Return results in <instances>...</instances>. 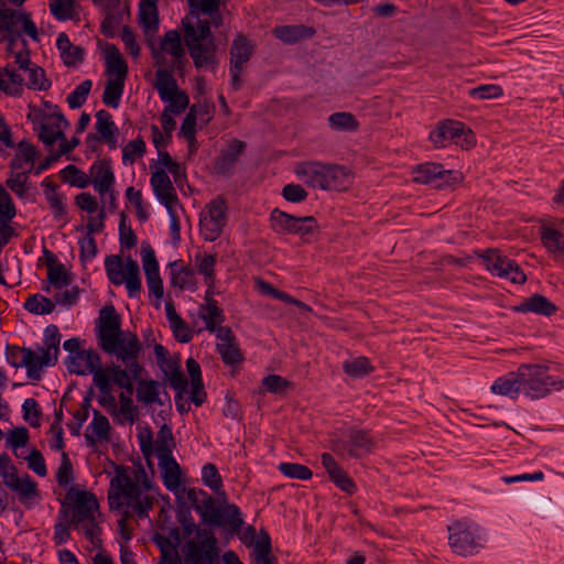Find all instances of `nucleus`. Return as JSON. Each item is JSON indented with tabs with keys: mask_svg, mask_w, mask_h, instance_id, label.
Masks as SVG:
<instances>
[{
	"mask_svg": "<svg viewBox=\"0 0 564 564\" xmlns=\"http://www.w3.org/2000/svg\"><path fill=\"white\" fill-rule=\"evenodd\" d=\"M102 371L106 372L109 384L113 382L116 386L127 391L128 394H133V381L138 380V378L132 377V371L129 367L122 369L120 366H112L102 368Z\"/></svg>",
	"mask_w": 564,
	"mask_h": 564,
	"instance_id": "nucleus-35",
	"label": "nucleus"
},
{
	"mask_svg": "<svg viewBox=\"0 0 564 564\" xmlns=\"http://www.w3.org/2000/svg\"><path fill=\"white\" fill-rule=\"evenodd\" d=\"M344 372L352 378H362L373 371V367L367 357L350 358L343 364Z\"/></svg>",
	"mask_w": 564,
	"mask_h": 564,
	"instance_id": "nucleus-43",
	"label": "nucleus"
},
{
	"mask_svg": "<svg viewBox=\"0 0 564 564\" xmlns=\"http://www.w3.org/2000/svg\"><path fill=\"white\" fill-rule=\"evenodd\" d=\"M98 346L105 352L115 356L124 367H129L132 371V377L139 378L143 368L138 360L141 344L135 334L122 332L119 335L112 336L110 344L101 341Z\"/></svg>",
	"mask_w": 564,
	"mask_h": 564,
	"instance_id": "nucleus-7",
	"label": "nucleus"
},
{
	"mask_svg": "<svg viewBox=\"0 0 564 564\" xmlns=\"http://www.w3.org/2000/svg\"><path fill=\"white\" fill-rule=\"evenodd\" d=\"M22 417L28 423H39L42 411L36 400L29 398L22 404Z\"/></svg>",
	"mask_w": 564,
	"mask_h": 564,
	"instance_id": "nucleus-64",
	"label": "nucleus"
},
{
	"mask_svg": "<svg viewBox=\"0 0 564 564\" xmlns=\"http://www.w3.org/2000/svg\"><path fill=\"white\" fill-rule=\"evenodd\" d=\"M158 459L164 486L175 494L177 498H181V495L185 494L187 490L181 482L180 465L173 456Z\"/></svg>",
	"mask_w": 564,
	"mask_h": 564,
	"instance_id": "nucleus-20",
	"label": "nucleus"
},
{
	"mask_svg": "<svg viewBox=\"0 0 564 564\" xmlns=\"http://www.w3.org/2000/svg\"><path fill=\"white\" fill-rule=\"evenodd\" d=\"M24 308L30 313L44 315L54 311L55 303L41 294H34L28 297L24 303Z\"/></svg>",
	"mask_w": 564,
	"mask_h": 564,
	"instance_id": "nucleus-48",
	"label": "nucleus"
},
{
	"mask_svg": "<svg viewBox=\"0 0 564 564\" xmlns=\"http://www.w3.org/2000/svg\"><path fill=\"white\" fill-rule=\"evenodd\" d=\"M202 214L199 220L200 234L207 241L216 240L227 223V204L221 197L213 199Z\"/></svg>",
	"mask_w": 564,
	"mask_h": 564,
	"instance_id": "nucleus-14",
	"label": "nucleus"
},
{
	"mask_svg": "<svg viewBox=\"0 0 564 564\" xmlns=\"http://www.w3.org/2000/svg\"><path fill=\"white\" fill-rule=\"evenodd\" d=\"M328 124L336 131H355L358 122L350 112H335L328 117Z\"/></svg>",
	"mask_w": 564,
	"mask_h": 564,
	"instance_id": "nucleus-49",
	"label": "nucleus"
},
{
	"mask_svg": "<svg viewBox=\"0 0 564 564\" xmlns=\"http://www.w3.org/2000/svg\"><path fill=\"white\" fill-rule=\"evenodd\" d=\"M56 45L66 66H75L83 61L84 50L73 45L65 33L58 35Z\"/></svg>",
	"mask_w": 564,
	"mask_h": 564,
	"instance_id": "nucleus-36",
	"label": "nucleus"
},
{
	"mask_svg": "<svg viewBox=\"0 0 564 564\" xmlns=\"http://www.w3.org/2000/svg\"><path fill=\"white\" fill-rule=\"evenodd\" d=\"M521 390V380L517 373H510L508 377L498 378L491 386V391L501 395L513 398Z\"/></svg>",
	"mask_w": 564,
	"mask_h": 564,
	"instance_id": "nucleus-42",
	"label": "nucleus"
},
{
	"mask_svg": "<svg viewBox=\"0 0 564 564\" xmlns=\"http://www.w3.org/2000/svg\"><path fill=\"white\" fill-rule=\"evenodd\" d=\"M172 267V284L175 288L188 289L194 285V271L187 267H183L180 270H175L176 262L171 264Z\"/></svg>",
	"mask_w": 564,
	"mask_h": 564,
	"instance_id": "nucleus-53",
	"label": "nucleus"
},
{
	"mask_svg": "<svg viewBox=\"0 0 564 564\" xmlns=\"http://www.w3.org/2000/svg\"><path fill=\"white\" fill-rule=\"evenodd\" d=\"M183 531L185 535L194 534L187 541V560L192 564H220L217 539L212 531L196 525L192 518L184 520Z\"/></svg>",
	"mask_w": 564,
	"mask_h": 564,
	"instance_id": "nucleus-5",
	"label": "nucleus"
},
{
	"mask_svg": "<svg viewBox=\"0 0 564 564\" xmlns=\"http://www.w3.org/2000/svg\"><path fill=\"white\" fill-rule=\"evenodd\" d=\"M186 368L192 378L191 400L198 406L204 402L206 395L200 378V367L196 360L188 358L186 360Z\"/></svg>",
	"mask_w": 564,
	"mask_h": 564,
	"instance_id": "nucleus-40",
	"label": "nucleus"
},
{
	"mask_svg": "<svg viewBox=\"0 0 564 564\" xmlns=\"http://www.w3.org/2000/svg\"><path fill=\"white\" fill-rule=\"evenodd\" d=\"M476 254L482 260L487 271L492 275L517 284H523L527 281V275L519 264L503 256L500 250L487 249L485 251H476Z\"/></svg>",
	"mask_w": 564,
	"mask_h": 564,
	"instance_id": "nucleus-10",
	"label": "nucleus"
},
{
	"mask_svg": "<svg viewBox=\"0 0 564 564\" xmlns=\"http://www.w3.org/2000/svg\"><path fill=\"white\" fill-rule=\"evenodd\" d=\"M163 101L167 102V106L165 107L164 110L173 112L175 115L183 112L189 104L188 96L182 90H178L177 93L173 94L169 100Z\"/></svg>",
	"mask_w": 564,
	"mask_h": 564,
	"instance_id": "nucleus-63",
	"label": "nucleus"
},
{
	"mask_svg": "<svg viewBox=\"0 0 564 564\" xmlns=\"http://www.w3.org/2000/svg\"><path fill=\"white\" fill-rule=\"evenodd\" d=\"M186 499L205 523L215 527H229L232 532L241 530L243 520L240 509L236 505L219 506L213 496L196 488L186 491Z\"/></svg>",
	"mask_w": 564,
	"mask_h": 564,
	"instance_id": "nucleus-2",
	"label": "nucleus"
},
{
	"mask_svg": "<svg viewBox=\"0 0 564 564\" xmlns=\"http://www.w3.org/2000/svg\"><path fill=\"white\" fill-rule=\"evenodd\" d=\"M151 186L156 198L165 206V208L178 207L180 200L173 183L164 170H156L151 176Z\"/></svg>",
	"mask_w": 564,
	"mask_h": 564,
	"instance_id": "nucleus-18",
	"label": "nucleus"
},
{
	"mask_svg": "<svg viewBox=\"0 0 564 564\" xmlns=\"http://www.w3.org/2000/svg\"><path fill=\"white\" fill-rule=\"evenodd\" d=\"M196 263L198 268V272L206 278V283L209 285L208 290H212V282L214 280V267L216 259L213 254H197Z\"/></svg>",
	"mask_w": 564,
	"mask_h": 564,
	"instance_id": "nucleus-58",
	"label": "nucleus"
},
{
	"mask_svg": "<svg viewBox=\"0 0 564 564\" xmlns=\"http://www.w3.org/2000/svg\"><path fill=\"white\" fill-rule=\"evenodd\" d=\"M373 441L370 435L359 429H351L347 440L338 441L335 451L347 453L351 457L359 458L372 451Z\"/></svg>",
	"mask_w": 564,
	"mask_h": 564,
	"instance_id": "nucleus-16",
	"label": "nucleus"
},
{
	"mask_svg": "<svg viewBox=\"0 0 564 564\" xmlns=\"http://www.w3.org/2000/svg\"><path fill=\"white\" fill-rule=\"evenodd\" d=\"M106 74L115 76L112 79H121L123 82L128 75V65L115 45L106 48Z\"/></svg>",
	"mask_w": 564,
	"mask_h": 564,
	"instance_id": "nucleus-33",
	"label": "nucleus"
},
{
	"mask_svg": "<svg viewBox=\"0 0 564 564\" xmlns=\"http://www.w3.org/2000/svg\"><path fill=\"white\" fill-rule=\"evenodd\" d=\"M154 88L158 90L161 100H169L173 94L180 90L175 78L165 68L156 70Z\"/></svg>",
	"mask_w": 564,
	"mask_h": 564,
	"instance_id": "nucleus-39",
	"label": "nucleus"
},
{
	"mask_svg": "<svg viewBox=\"0 0 564 564\" xmlns=\"http://www.w3.org/2000/svg\"><path fill=\"white\" fill-rule=\"evenodd\" d=\"M413 174L415 183L430 185L437 189L460 184L464 180L460 172L444 170L443 165L436 163L421 164L413 171Z\"/></svg>",
	"mask_w": 564,
	"mask_h": 564,
	"instance_id": "nucleus-11",
	"label": "nucleus"
},
{
	"mask_svg": "<svg viewBox=\"0 0 564 564\" xmlns=\"http://www.w3.org/2000/svg\"><path fill=\"white\" fill-rule=\"evenodd\" d=\"M140 449L145 458L155 455L156 458L172 456L175 442L172 430L169 425H161L155 441L149 426H144L139 431Z\"/></svg>",
	"mask_w": 564,
	"mask_h": 564,
	"instance_id": "nucleus-12",
	"label": "nucleus"
},
{
	"mask_svg": "<svg viewBox=\"0 0 564 564\" xmlns=\"http://www.w3.org/2000/svg\"><path fill=\"white\" fill-rule=\"evenodd\" d=\"M253 54V45L245 35L238 34L230 47L229 65L235 67L247 68V63Z\"/></svg>",
	"mask_w": 564,
	"mask_h": 564,
	"instance_id": "nucleus-27",
	"label": "nucleus"
},
{
	"mask_svg": "<svg viewBox=\"0 0 564 564\" xmlns=\"http://www.w3.org/2000/svg\"><path fill=\"white\" fill-rule=\"evenodd\" d=\"M447 529L449 546L455 553L471 555L481 546V529L475 522L463 519L453 522Z\"/></svg>",
	"mask_w": 564,
	"mask_h": 564,
	"instance_id": "nucleus-9",
	"label": "nucleus"
},
{
	"mask_svg": "<svg viewBox=\"0 0 564 564\" xmlns=\"http://www.w3.org/2000/svg\"><path fill=\"white\" fill-rule=\"evenodd\" d=\"M182 24L184 28V40L194 65L197 68L214 69L218 64L216 58L217 46L212 35L209 21L207 19H197L195 25L189 21V18H184Z\"/></svg>",
	"mask_w": 564,
	"mask_h": 564,
	"instance_id": "nucleus-3",
	"label": "nucleus"
},
{
	"mask_svg": "<svg viewBox=\"0 0 564 564\" xmlns=\"http://www.w3.org/2000/svg\"><path fill=\"white\" fill-rule=\"evenodd\" d=\"M117 486L118 492L116 496L109 495V503L112 508L117 500V507L126 505L139 518L148 516V511L153 507V497L148 494V488L141 486L139 481L134 480L128 474H118L111 480V486Z\"/></svg>",
	"mask_w": 564,
	"mask_h": 564,
	"instance_id": "nucleus-4",
	"label": "nucleus"
},
{
	"mask_svg": "<svg viewBox=\"0 0 564 564\" xmlns=\"http://www.w3.org/2000/svg\"><path fill=\"white\" fill-rule=\"evenodd\" d=\"M321 463L326 469L330 480L343 491L352 495L356 491V485L348 474L337 464L329 453L321 455Z\"/></svg>",
	"mask_w": 564,
	"mask_h": 564,
	"instance_id": "nucleus-22",
	"label": "nucleus"
},
{
	"mask_svg": "<svg viewBox=\"0 0 564 564\" xmlns=\"http://www.w3.org/2000/svg\"><path fill=\"white\" fill-rule=\"evenodd\" d=\"M90 177L95 189L100 195L109 193L115 182L110 163L106 160L97 161L91 165Z\"/></svg>",
	"mask_w": 564,
	"mask_h": 564,
	"instance_id": "nucleus-25",
	"label": "nucleus"
},
{
	"mask_svg": "<svg viewBox=\"0 0 564 564\" xmlns=\"http://www.w3.org/2000/svg\"><path fill=\"white\" fill-rule=\"evenodd\" d=\"M61 177L72 186L85 188L89 184L88 176L75 165H67L61 171Z\"/></svg>",
	"mask_w": 564,
	"mask_h": 564,
	"instance_id": "nucleus-50",
	"label": "nucleus"
},
{
	"mask_svg": "<svg viewBox=\"0 0 564 564\" xmlns=\"http://www.w3.org/2000/svg\"><path fill=\"white\" fill-rule=\"evenodd\" d=\"M271 228L280 235L291 234L292 227L295 224V216L273 209L270 216Z\"/></svg>",
	"mask_w": 564,
	"mask_h": 564,
	"instance_id": "nucleus-47",
	"label": "nucleus"
},
{
	"mask_svg": "<svg viewBox=\"0 0 564 564\" xmlns=\"http://www.w3.org/2000/svg\"><path fill=\"white\" fill-rule=\"evenodd\" d=\"M430 140L436 148H444L448 141H454L462 148H470L475 144L471 130H465L464 123L454 120H442L430 133Z\"/></svg>",
	"mask_w": 564,
	"mask_h": 564,
	"instance_id": "nucleus-13",
	"label": "nucleus"
},
{
	"mask_svg": "<svg viewBox=\"0 0 564 564\" xmlns=\"http://www.w3.org/2000/svg\"><path fill=\"white\" fill-rule=\"evenodd\" d=\"M141 256H142V265H143L145 276L160 273L159 272V263L155 258V252L149 243H144V242L142 243Z\"/></svg>",
	"mask_w": 564,
	"mask_h": 564,
	"instance_id": "nucleus-56",
	"label": "nucleus"
},
{
	"mask_svg": "<svg viewBox=\"0 0 564 564\" xmlns=\"http://www.w3.org/2000/svg\"><path fill=\"white\" fill-rule=\"evenodd\" d=\"M161 50L171 54L176 61L184 56L185 51L182 47L181 35L176 30H170L164 34L161 42Z\"/></svg>",
	"mask_w": 564,
	"mask_h": 564,
	"instance_id": "nucleus-45",
	"label": "nucleus"
},
{
	"mask_svg": "<svg viewBox=\"0 0 564 564\" xmlns=\"http://www.w3.org/2000/svg\"><path fill=\"white\" fill-rule=\"evenodd\" d=\"M68 127L69 122L57 107H55L52 113L43 117L40 126L39 138L44 144L51 147L57 140H64V131Z\"/></svg>",
	"mask_w": 564,
	"mask_h": 564,
	"instance_id": "nucleus-15",
	"label": "nucleus"
},
{
	"mask_svg": "<svg viewBox=\"0 0 564 564\" xmlns=\"http://www.w3.org/2000/svg\"><path fill=\"white\" fill-rule=\"evenodd\" d=\"M202 479L203 482L215 492H217L223 487V480L219 471L217 467L212 463L203 466Z\"/></svg>",
	"mask_w": 564,
	"mask_h": 564,
	"instance_id": "nucleus-57",
	"label": "nucleus"
},
{
	"mask_svg": "<svg viewBox=\"0 0 564 564\" xmlns=\"http://www.w3.org/2000/svg\"><path fill=\"white\" fill-rule=\"evenodd\" d=\"M24 78L13 66L0 67V90L9 96H20L23 90Z\"/></svg>",
	"mask_w": 564,
	"mask_h": 564,
	"instance_id": "nucleus-29",
	"label": "nucleus"
},
{
	"mask_svg": "<svg viewBox=\"0 0 564 564\" xmlns=\"http://www.w3.org/2000/svg\"><path fill=\"white\" fill-rule=\"evenodd\" d=\"M28 180L29 174L26 172H12L6 184L14 194L22 197L26 192L25 184Z\"/></svg>",
	"mask_w": 564,
	"mask_h": 564,
	"instance_id": "nucleus-62",
	"label": "nucleus"
},
{
	"mask_svg": "<svg viewBox=\"0 0 564 564\" xmlns=\"http://www.w3.org/2000/svg\"><path fill=\"white\" fill-rule=\"evenodd\" d=\"M217 350L227 365H235L242 359L241 352L235 343H220L217 345Z\"/></svg>",
	"mask_w": 564,
	"mask_h": 564,
	"instance_id": "nucleus-61",
	"label": "nucleus"
},
{
	"mask_svg": "<svg viewBox=\"0 0 564 564\" xmlns=\"http://www.w3.org/2000/svg\"><path fill=\"white\" fill-rule=\"evenodd\" d=\"M50 10L58 21L74 20L77 18L75 0H52Z\"/></svg>",
	"mask_w": 564,
	"mask_h": 564,
	"instance_id": "nucleus-46",
	"label": "nucleus"
},
{
	"mask_svg": "<svg viewBox=\"0 0 564 564\" xmlns=\"http://www.w3.org/2000/svg\"><path fill=\"white\" fill-rule=\"evenodd\" d=\"M105 268L109 281L113 285L126 284L129 296H134L141 290L139 264L131 257L126 259L123 264L121 257L108 256L105 260Z\"/></svg>",
	"mask_w": 564,
	"mask_h": 564,
	"instance_id": "nucleus-8",
	"label": "nucleus"
},
{
	"mask_svg": "<svg viewBox=\"0 0 564 564\" xmlns=\"http://www.w3.org/2000/svg\"><path fill=\"white\" fill-rule=\"evenodd\" d=\"M7 361L15 367H23V364L28 362V359L31 358V349L30 348H20L17 346H8L6 351Z\"/></svg>",
	"mask_w": 564,
	"mask_h": 564,
	"instance_id": "nucleus-60",
	"label": "nucleus"
},
{
	"mask_svg": "<svg viewBox=\"0 0 564 564\" xmlns=\"http://www.w3.org/2000/svg\"><path fill=\"white\" fill-rule=\"evenodd\" d=\"M91 87H93V82L90 79H86V80L82 82L75 88V90L72 91L67 96V104H68V106L72 109L80 108L85 104Z\"/></svg>",
	"mask_w": 564,
	"mask_h": 564,
	"instance_id": "nucleus-52",
	"label": "nucleus"
},
{
	"mask_svg": "<svg viewBox=\"0 0 564 564\" xmlns=\"http://www.w3.org/2000/svg\"><path fill=\"white\" fill-rule=\"evenodd\" d=\"M36 151L35 148L28 141H21L19 143V151L12 161L11 165L13 169H21L22 161L25 163L33 164Z\"/></svg>",
	"mask_w": 564,
	"mask_h": 564,
	"instance_id": "nucleus-59",
	"label": "nucleus"
},
{
	"mask_svg": "<svg viewBox=\"0 0 564 564\" xmlns=\"http://www.w3.org/2000/svg\"><path fill=\"white\" fill-rule=\"evenodd\" d=\"M96 330L98 344L101 341H107V344H110L112 336L122 333L121 318L116 312L113 305H107L100 310Z\"/></svg>",
	"mask_w": 564,
	"mask_h": 564,
	"instance_id": "nucleus-19",
	"label": "nucleus"
},
{
	"mask_svg": "<svg viewBox=\"0 0 564 564\" xmlns=\"http://www.w3.org/2000/svg\"><path fill=\"white\" fill-rule=\"evenodd\" d=\"M47 280L57 290L70 283V278L63 264H47Z\"/></svg>",
	"mask_w": 564,
	"mask_h": 564,
	"instance_id": "nucleus-51",
	"label": "nucleus"
},
{
	"mask_svg": "<svg viewBox=\"0 0 564 564\" xmlns=\"http://www.w3.org/2000/svg\"><path fill=\"white\" fill-rule=\"evenodd\" d=\"M246 143L239 140H234L229 143L228 148L223 151L221 155L215 164V171L218 174H229L234 169L238 158L243 153Z\"/></svg>",
	"mask_w": 564,
	"mask_h": 564,
	"instance_id": "nucleus-28",
	"label": "nucleus"
},
{
	"mask_svg": "<svg viewBox=\"0 0 564 564\" xmlns=\"http://www.w3.org/2000/svg\"><path fill=\"white\" fill-rule=\"evenodd\" d=\"M95 127L100 134V139H102L110 148H116V134L118 132V128L108 111L104 109L97 111Z\"/></svg>",
	"mask_w": 564,
	"mask_h": 564,
	"instance_id": "nucleus-32",
	"label": "nucleus"
},
{
	"mask_svg": "<svg viewBox=\"0 0 564 564\" xmlns=\"http://www.w3.org/2000/svg\"><path fill=\"white\" fill-rule=\"evenodd\" d=\"M314 31L303 25H282L273 30L276 39L285 44H294L302 39L312 36Z\"/></svg>",
	"mask_w": 564,
	"mask_h": 564,
	"instance_id": "nucleus-37",
	"label": "nucleus"
},
{
	"mask_svg": "<svg viewBox=\"0 0 564 564\" xmlns=\"http://www.w3.org/2000/svg\"><path fill=\"white\" fill-rule=\"evenodd\" d=\"M84 436L90 447L102 453L111 441V425H87Z\"/></svg>",
	"mask_w": 564,
	"mask_h": 564,
	"instance_id": "nucleus-30",
	"label": "nucleus"
},
{
	"mask_svg": "<svg viewBox=\"0 0 564 564\" xmlns=\"http://www.w3.org/2000/svg\"><path fill=\"white\" fill-rule=\"evenodd\" d=\"M26 86L31 89L46 90L51 87V82L45 78L44 70L39 67H30L28 70Z\"/></svg>",
	"mask_w": 564,
	"mask_h": 564,
	"instance_id": "nucleus-55",
	"label": "nucleus"
},
{
	"mask_svg": "<svg viewBox=\"0 0 564 564\" xmlns=\"http://www.w3.org/2000/svg\"><path fill=\"white\" fill-rule=\"evenodd\" d=\"M547 367L542 365H521L518 368V378L521 380V389L531 399H540L552 390H562L564 380H557L546 373Z\"/></svg>",
	"mask_w": 564,
	"mask_h": 564,
	"instance_id": "nucleus-6",
	"label": "nucleus"
},
{
	"mask_svg": "<svg viewBox=\"0 0 564 564\" xmlns=\"http://www.w3.org/2000/svg\"><path fill=\"white\" fill-rule=\"evenodd\" d=\"M66 367L69 372L76 375L93 373L95 380V373L102 370L101 359L97 351L89 349H82L73 356H68L66 360Z\"/></svg>",
	"mask_w": 564,
	"mask_h": 564,
	"instance_id": "nucleus-17",
	"label": "nucleus"
},
{
	"mask_svg": "<svg viewBox=\"0 0 564 564\" xmlns=\"http://www.w3.org/2000/svg\"><path fill=\"white\" fill-rule=\"evenodd\" d=\"M518 312H533L536 314L551 316L556 312V306L550 302L544 295L534 294L531 297L523 301L519 306L516 307Z\"/></svg>",
	"mask_w": 564,
	"mask_h": 564,
	"instance_id": "nucleus-34",
	"label": "nucleus"
},
{
	"mask_svg": "<svg viewBox=\"0 0 564 564\" xmlns=\"http://www.w3.org/2000/svg\"><path fill=\"white\" fill-rule=\"evenodd\" d=\"M96 497L88 491H78L75 499V510L70 522L78 528L83 522L96 519L98 510Z\"/></svg>",
	"mask_w": 564,
	"mask_h": 564,
	"instance_id": "nucleus-21",
	"label": "nucleus"
},
{
	"mask_svg": "<svg viewBox=\"0 0 564 564\" xmlns=\"http://www.w3.org/2000/svg\"><path fill=\"white\" fill-rule=\"evenodd\" d=\"M137 400L147 405L170 404V397L160 382L154 380H140L137 387Z\"/></svg>",
	"mask_w": 564,
	"mask_h": 564,
	"instance_id": "nucleus-24",
	"label": "nucleus"
},
{
	"mask_svg": "<svg viewBox=\"0 0 564 564\" xmlns=\"http://www.w3.org/2000/svg\"><path fill=\"white\" fill-rule=\"evenodd\" d=\"M278 469L284 476L294 479L307 480L313 476V473L311 471L310 468L296 463H281L278 466Z\"/></svg>",
	"mask_w": 564,
	"mask_h": 564,
	"instance_id": "nucleus-54",
	"label": "nucleus"
},
{
	"mask_svg": "<svg viewBox=\"0 0 564 564\" xmlns=\"http://www.w3.org/2000/svg\"><path fill=\"white\" fill-rule=\"evenodd\" d=\"M124 89V82L121 79H108L102 94V102L111 108H118Z\"/></svg>",
	"mask_w": 564,
	"mask_h": 564,
	"instance_id": "nucleus-44",
	"label": "nucleus"
},
{
	"mask_svg": "<svg viewBox=\"0 0 564 564\" xmlns=\"http://www.w3.org/2000/svg\"><path fill=\"white\" fill-rule=\"evenodd\" d=\"M159 0H140L139 19L141 25L147 31H156L159 26L158 13Z\"/></svg>",
	"mask_w": 564,
	"mask_h": 564,
	"instance_id": "nucleus-38",
	"label": "nucleus"
},
{
	"mask_svg": "<svg viewBox=\"0 0 564 564\" xmlns=\"http://www.w3.org/2000/svg\"><path fill=\"white\" fill-rule=\"evenodd\" d=\"M294 173L306 186L322 191H346L354 180L346 166L322 161L299 162Z\"/></svg>",
	"mask_w": 564,
	"mask_h": 564,
	"instance_id": "nucleus-1",
	"label": "nucleus"
},
{
	"mask_svg": "<svg viewBox=\"0 0 564 564\" xmlns=\"http://www.w3.org/2000/svg\"><path fill=\"white\" fill-rule=\"evenodd\" d=\"M541 240L549 252L553 254H564V236L561 231L550 228H541Z\"/></svg>",
	"mask_w": 564,
	"mask_h": 564,
	"instance_id": "nucleus-41",
	"label": "nucleus"
},
{
	"mask_svg": "<svg viewBox=\"0 0 564 564\" xmlns=\"http://www.w3.org/2000/svg\"><path fill=\"white\" fill-rule=\"evenodd\" d=\"M220 2L221 0H188L191 13L186 18H189V21L196 25L200 14L207 15L210 19L209 24L219 26L223 22Z\"/></svg>",
	"mask_w": 564,
	"mask_h": 564,
	"instance_id": "nucleus-23",
	"label": "nucleus"
},
{
	"mask_svg": "<svg viewBox=\"0 0 564 564\" xmlns=\"http://www.w3.org/2000/svg\"><path fill=\"white\" fill-rule=\"evenodd\" d=\"M95 386L100 392L99 403L109 413L117 416V400L112 393L111 384L105 371L99 370L95 373Z\"/></svg>",
	"mask_w": 564,
	"mask_h": 564,
	"instance_id": "nucleus-31",
	"label": "nucleus"
},
{
	"mask_svg": "<svg viewBox=\"0 0 564 564\" xmlns=\"http://www.w3.org/2000/svg\"><path fill=\"white\" fill-rule=\"evenodd\" d=\"M212 294L213 290L206 292V303L199 306L198 316L205 322L206 329L214 333L216 327L224 322V314L217 302L210 297Z\"/></svg>",
	"mask_w": 564,
	"mask_h": 564,
	"instance_id": "nucleus-26",
	"label": "nucleus"
}]
</instances>
